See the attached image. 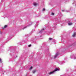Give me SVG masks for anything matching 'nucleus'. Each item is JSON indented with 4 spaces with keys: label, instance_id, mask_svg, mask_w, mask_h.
Listing matches in <instances>:
<instances>
[{
    "label": "nucleus",
    "instance_id": "1",
    "mask_svg": "<svg viewBox=\"0 0 76 76\" xmlns=\"http://www.w3.org/2000/svg\"><path fill=\"white\" fill-rule=\"evenodd\" d=\"M58 70H59V69L58 68H56L55 69V70L49 73L48 74L49 75H52L53 74H54V73H56V71H58Z\"/></svg>",
    "mask_w": 76,
    "mask_h": 76
},
{
    "label": "nucleus",
    "instance_id": "2",
    "mask_svg": "<svg viewBox=\"0 0 76 76\" xmlns=\"http://www.w3.org/2000/svg\"><path fill=\"white\" fill-rule=\"evenodd\" d=\"M70 58H74V59H76V56L75 57V55H74L72 54L71 55Z\"/></svg>",
    "mask_w": 76,
    "mask_h": 76
},
{
    "label": "nucleus",
    "instance_id": "3",
    "mask_svg": "<svg viewBox=\"0 0 76 76\" xmlns=\"http://www.w3.org/2000/svg\"><path fill=\"white\" fill-rule=\"evenodd\" d=\"M44 31V28L42 29L40 31L39 33V34H42V32H43V31Z\"/></svg>",
    "mask_w": 76,
    "mask_h": 76
},
{
    "label": "nucleus",
    "instance_id": "4",
    "mask_svg": "<svg viewBox=\"0 0 76 76\" xmlns=\"http://www.w3.org/2000/svg\"><path fill=\"white\" fill-rule=\"evenodd\" d=\"M58 53L57 52L56 53V54L55 56H54V58H56V57H57V56H58Z\"/></svg>",
    "mask_w": 76,
    "mask_h": 76
},
{
    "label": "nucleus",
    "instance_id": "5",
    "mask_svg": "<svg viewBox=\"0 0 76 76\" xmlns=\"http://www.w3.org/2000/svg\"><path fill=\"white\" fill-rule=\"evenodd\" d=\"M33 4L34 5V6H36L38 5V4L36 2H34Z\"/></svg>",
    "mask_w": 76,
    "mask_h": 76
},
{
    "label": "nucleus",
    "instance_id": "6",
    "mask_svg": "<svg viewBox=\"0 0 76 76\" xmlns=\"http://www.w3.org/2000/svg\"><path fill=\"white\" fill-rule=\"evenodd\" d=\"M68 25L70 26V25H73V23H68Z\"/></svg>",
    "mask_w": 76,
    "mask_h": 76
},
{
    "label": "nucleus",
    "instance_id": "7",
    "mask_svg": "<svg viewBox=\"0 0 76 76\" xmlns=\"http://www.w3.org/2000/svg\"><path fill=\"white\" fill-rule=\"evenodd\" d=\"M75 35H76V33H74V34L72 35V37H75Z\"/></svg>",
    "mask_w": 76,
    "mask_h": 76
},
{
    "label": "nucleus",
    "instance_id": "8",
    "mask_svg": "<svg viewBox=\"0 0 76 76\" xmlns=\"http://www.w3.org/2000/svg\"><path fill=\"white\" fill-rule=\"evenodd\" d=\"M59 63L60 64H63V61H59Z\"/></svg>",
    "mask_w": 76,
    "mask_h": 76
},
{
    "label": "nucleus",
    "instance_id": "9",
    "mask_svg": "<svg viewBox=\"0 0 76 76\" xmlns=\"http://www.w3.org/2000/svg\"><path fill=\"white\" fill-rule=\"evenodd\" d=\"M33 73H35L36 72V70H34L32 71Z\"/></svg>",
    "mask_w": 76,
    "mask_h": 76
},
{
    "label": "nucleus",
    "instance_id": "10",
    "mask_svg": "<svg viewBox=\"0 0 76 76\" xmlns=\"http://www.w3.org/2000/svg\"><path fill=\"white\" fill-rule=\"evenodd\" d=\"M32 23H33L32 22H30L29 23V26H31V25H32Z\"/></svg>",
    "mask_w": 76,
    "mask_h": 76
},
{
    "label": "nucleus",
    "instance_id": "11",
    "mask_svg": "<svg viewBox=\"0 0 76 76\" xmlns=\"http://www.w3.org/2000/svg\"><path fill=\"white\" fill-rule=\"evenodd\" d=\"M32 69V66H31V67L29 69V70H31Z\"/></svg>",
    "mask_w": 76,
    "mask_h": 76
},
{
    "label": "nucleus",
    "instance_id": "12",
    "mask_svg": "<svg viewBox=\"0 0 76 76\" xmlns=\"http://www.w3.org/2000/svg\"><path fill=\"white\" fill-rule=\"evenodd\" d=\"M7 26V25H5L4 27V28H6Z\"/></svg>",
    "mask_w": 76,
    "mask_h": 76
},
{
    "label": "nucleus",
    "instance_id": "13",
    "mask_svg": "<svg viewBox=\"0 0 76 76\" xmlns=\"http://www.w3.org/2000/svg\"><path fill=\"white\" fill-rule=\"evenodd\" d=\"M26 27H27V26H26V27H25L23 28V29H25V28H26Z\"/></svg>",
    "mask_w": 76,
    "mask_h": 76
},
{
    "label": "nucleus",
    "instance_id": "14",
    "mask_svg": "<svg viewBox=\"0 0 76 76\" xmlns=\"http://www.w3.org/2000/svg\"><path fill=\"white\" fill-rule=\"evenodd\" d=\"M45 9L43 8L42 10L43 11H45Z\"/></svg>",
    "mask_w": 76,
    "mask_h": 76
},
{
    "label": "nucleus",
    "instance_id": "15",
    "mask_svg": "<svg viewBox=\"0 0 76 76\" xmlns=\"http://www.w3.org/2000/svg\"><path fill=\"white\" fill-rule=\"evenodd\" d=\"M49 40H51V39H52V38H50L49 39Z\"/></svg>",
    "mask_w": 76,
    "mask_h": 76
},
{
    "label": "nucleus",
    "instance_id": "16",
    "mask_svg": "<svg viewBox=\"0 0 76 76\" xmlns=\"http://www.w3.org/2000/svg\"><path fill=\"white\" fill-rule=\"evenodd\" d=\"M51 15H54V13H52Z\"/></svg>",
    "mask_w": 76,
    "mask_h": 76
},
{
    "label": "nucleus",
    "instance_id": "17",
    "mask_svg": "<svg viewBox=\"0 0 76 76\" xmlns=\"http://www.w3.org/2000/svg\"><path fill=\"white\" fill-rule=\"evenodd\" d=\"M0 62H1V59L0 58Z\"/></svg>",
    "mask_w": 76,
    "mask_h": 76
},
{
    "label": "nucleus",
    "instance_id": "18",
    "mask_svg": "<svg viewBox=\"0 0 76 76\" xmlns=\"http://www.w3.org/2000/svg\"><path fill=\"white\" fill-rule=\"evenodd\" d=\"M31 45H28V47H31Z\"/></svg>",
    "mask_w": 76,
    "mask_h": 76
},
{
    "label": "nucleus",
    "instance_id": "19",
    "mask_svg": "<svg viewBox=\"0 0 76 76\" xmlns=\"http://www.w3.org/2000/svg\"><path fill=\"white\" fill-rule=\"evenodd\" d=\"M34 44H36V42L34 41Z\"/></svg>",
    "mask_w": 76,
    "mask_h": 76
},
{
    "label": "nucleus",
    "instance_id": "20",
    "mask_svg": "<svg viewBox=\"0 0 76 76\" xmlns=\"http://www.w3.org/2000/svg\"><path fill=\"white\" fill-rule=\"evenodd\" d=\"M16 57H17V56H16V57L15 56V58H16Z\"/></svg>",
    "mask_w": 76,
    "mask_h": 76
},
{
    "label": "nucleus",
    "instance_id": "21",
    "mask_svg": "<svg viewBox=\"0 0 76 76\" xmlns=\"http://www.w3.org/2000/svg\"><path fill=\"white\" fill-rule=\"evenodd\" d=\"M2 34V33L1 32L0 33V34Z\"/></svg>",
    "mask_w": 76,
    "mask_h": 76
},
{
    "label": "nucleus",
    "instance_id": "22",
    "mask_svg": "<svg viewBox=\"0 0 76 76\" xmlns=\"http://www.w3.org/2000/svg\"><path fill=\"white\" fill-rule=\"evenodd\" d=\"M62 12H64V10H62Z\"/></svg>",
    "mask_w": 76,
    "mask_h": 76
},
{
    "label": "nucleus",
    "instance_id": "23",
    "mask_svg": "<svg viewBox=\"0 0 76 76\" xmlns=\"http://www.w3.org/2000/svg\"><path fill=\"white\" fill-rule=\"evenodd\" d=\"M4 73H5V72H4V73H2V75H3V74H4Z\"/></svg>",
    "mask_w": 76,
    "mask_h": 76
},
{
    "label": "nucleus",
    "instance_id": "24",
    "mask_svg": "<svg viewBox=\"0 0 76 76\" xmlns=\"http://www.w3.org/2000/svg\"><path fill=\"white\" fill-rule=\"evenodd\" d=\"M55 26H56V25H55Z\"/></svg>",
    "mask_w": 76,
    "mask_h": 76
},
{
    "label": "nucleus",
    "instance_id": "25",
    "mask_svg": "<svg viewBox=\"0 0 76 76\" xmlns=\"http://www.w3.org/2000/svg\"><path fill=\"white\" fill-rule=\"evenodd\" d=\"M54 28H55V27H54Z\"/></svg>",
    "mask_w": 76,
    "mask_h": 76
},
{
    "label": "nucleus",
    "instance_id": "26",
    "mask_svg": "<svg viewBox=\"0 0 76 76\" xmlns=\"http://www.w3.org/2000/svg\"><path fill=\"white\" fill-rule=\"evenodd\" d=\"M54 24H55V23H54Z\"/></svg>",
    "mask_w": 76,
    "mask_h": 76
}]
</instances>
